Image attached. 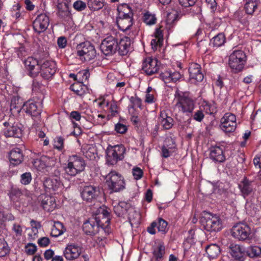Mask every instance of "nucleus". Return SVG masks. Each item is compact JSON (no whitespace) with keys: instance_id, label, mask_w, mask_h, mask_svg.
<instances>
[{"instance_id":"21","label":"nucleus","mask_w":261,"mask_h":261,"mask_svg":"<svg viewBox=\"0 0 261 261\" xmlns=\"http://www.w3.org/2000/svg\"><path fill=\"white\" fill-rule=\"evenodd\" d=\"M200 66L197 63H192L189 67L190 80L193 83L201 82L204 77L201 71Z\"/></svg>"},{"instance_id":"3","label":"nucleus","mask_w":261,"mask_h":261,"mask_svg":"<svg viewBox=\"0 0 261 261\" xmlns=\"http://www.w3.org/2000/svg\"><path fill=\"white\" fill-rule=\"evenodd\" d=\"M85 166V162L81 156L72 155L69 156L64 170L67 175L74 176L83 171Z\"/></svg>"},{"instance_id":"13","label":"nucleus","mask_w":261,"mask_h":261,"mask_svg":"<svg viewBox=\"0 0 261 261\" xmlns=\"http://www.w3.org/2000/svg\"><path fill=\"white\" fill-rule=\"evenodd\" d=\"M96 222L99 223V226L103 229L107 227L110 223V214L107 208L105 206H100L98 208L93 214Z\"/></svg>"},{"instance_id":"56","label":"nucleus","mask_w":261,"mask_h":261,"mask_svg":"<svg viewBox=\"0 0 261 261\" xmlns=\"http://www.w3.org/2000/svg\"><path fill=\"white\" fill-rule=\"evenodd\" d=\"M174 149H168V147H166V146H163L162 148V156L164 158H167L169 157L171 154L174 152Z\"/></svg>"},{"instance_id":"38","label":"nucleus","mask_w":261,"mask_h":261,"mask_svg":"<svg viewBox=\"0 0 261 261\" xmlns=\"http://www.w3.org/2000/svg\"><path fill=\"white\" fill-rule=\"evenodd\" d=\"M225 36L223 33H219L214 36L211 40V44L214 47H218L223 45L225 42Z\"/></svg>"},{"instance_id":"61","label":"nucleus","mask_w":261,"mask_h":261,"mask_svg":"<svg viewBox=\"0 0 261 261\" xmlns=\"http://www.w3.org/2000/svg\"><path fill=\"white\" fill-rule=\"evenodd\" d=\"M43 87L42 85L37 81L33 80L32 84V90L35 92H38Z\"/></svg>"},{"instance_id":"5","label":"nucleus","mask_w":261,"mask_h":261,"mask_svg":"<svg viewBox=\"0 0 261 261\" xmlns=\"http://www.w3.org/2000/svg\"><path fill=\"white\" fill-rule=\"evenodd\" d=\"M106 184L109 189L112 192H119L125 188L124 179L115 171H111L106 176Z\"/></svg>"},{"instance_id":"58","label":"nucleus","mask_w":261,"mask_h":261,"mask_svg":"<svg viewBox=\"0 0 261 261\" xmlns=\"http://www.w3.org/2000/svg\"><path fill=\"white\" fill-rule=\"evenodd\" d=\"M50 241L49 238L47 237H42L40 238L38 240V244L39 246L42 247H45L48 245L49 244Z\"/></svg>"},{"instance_id":"48","label":"nucleus","mask_w":261,"mask_h":261,"mask_svg":"<svg viewBox=\"0 0 261 261\" xmlns=\"http://www.w3.org/2000/svg\"><path fill=\"white\" fill-rule=\"evenodd\" d=\"M54 147L59 150L64 148V139L62 137H57L54 140Z\"/></svg>"},{"instance_id":"33","label":"nucleus","mask_w":261,"mask_h":261,"mask_svg":"<svg viewBox=\"0 0 261 261\" xmlns=\"http://www.w3.org/2000/svg\"><path fill=\"white\" fill-rule=\"evenodd\" d=\"M22 102L18 96H13L11 99L10 111L12 114H18L22 109Z\"/></svg>"},{"instance_id":"40","label":"nucleus","mask_w":261,"mask_h":261,"mask_svg":"<svg viewBox=\"0 0 261 261\" xmlns=\"http://www.w3.org/2000/svg\"><path fill=\"white\" fill-rule=\"evenodd\" d=\"M87 5L92 11H97L103 6V0H87Z\"/></svg>"},{"instance_id":"52","label":"nucleus","mask_w":261,"mask_h":261,"mask_svg":"<svg viewBox=\"0 0 261 261\" xmlns=\"http://www.w3.org/2000/svg\"><path fill=\"white\" fill-rule=\"evenodd\" d=\"M164 146H166V147H168V149H174V151H175L176 150V145L175 141L171 137L167 138L165 141V144Z\"/></svg>"},{"instance_id":"55","label":"nucleus","mask_w":261,"mask_h":261,"mask_svg":"<svg viewBox=\"0 0 261 261\" xmlns=\"http://www.w3.org/2000/svg\"><path fill=\"white\" fill-rule=\"evenodd\" d=\"M171 71H166L164 72H162L160 74V77L163 81H164L165 83H169L171 82Z\"/></svg>"},{"instance_id":"1","label":"nucleus","mask_w":261,"mask_h":261,"mask_svg":"<svg viewBox=\"0 0 261 261\" xmlns=\"http://www.w3.org/2000/svg\"><path fill=\"white\" fill-rule=\"evenodd\" d=\"M3 125L2 131L6 137L19 138L22 134L21 128L15 122L14 116H3L1 121Z\"/></svg>"},{"instance_id":"6","label":"nucleus","mask_w":261,"mask_h":261,"mask_svg":"<svg viewBox=\"0 0 261 261\" xmlns=\"http://www.w3.org/2000/svg\"><path fill=\"white\" fill-rule=\"evenodd\" d=\"M200 222L203 228L207 231H219L222 227L220 217L211 213H207L203 216L200 219Z\"/></svg>"},{"instance_id":"45","label":"nucleus","mask_w":261,"mask_h":261,"mask_svg":"<svg viewBox=\"0 0 261 261\" xmlns=\"http://www.w3.org/2000/svg\"><path fill=\"white\" fill-rule=\"evenodd\" d=\"M131 105L129 106V112H130L131 110H134L135 107L141 108V99L137 96H132L130 98Z\"/></svg>"},{"instance_id":"25","label":"nucleus","mask_w":261,"mask_h":261,"mask_svg":"<svg viewBox=\"0 0 261 261\" xmlns=\"http://www.w3.org/2000/svg\"><path fill=\"white\" fill-rule=\"evenodd\" d=\"M22 110L33 119L39 118L41 114V110L34 101H28L24 103L22 106Z\"/></svg>"},{"instance_id":"35","label":"nucleus","mask_w":261,"mask_h":261,"mask_svg":"<svg viewBox=\"0 0 261 261\" xmlns=\"http://www.w3.org/2000/svg\"><path fill=\"white\" fill-rule=\"evenodd\" d=\"M205 251L210 258H216L220 253V249L216 244H211L205 248Z\"/></svg>"},{"instance_id":"29","label":"nucleus","mask_w":261,"mask_h":261,"mask_svg":"<svg viewBox=\"0 0 261 261\" xmlns=\"http://www.w3.org/2000/svg\"><path fill=\"white\" fill-rule=\"evenodd\" d=\"M9 160L11 164L18 165L23 160V154L22 150L19 148H14L9 152Z\"/></svg>"},{"instance_id":"16","label":"nucleus","mask_w":261,"mask_h":261,"mask_svg":"<svg viewBox=\"0 0 261 261\" xmlns=\"http://www.w3.org/2000/svg\"><path fill=\"white\" fill-rule=\"evenodd\" d=\"M24 64L29 71V75L31 77H35L40 73L41 61L32 57H29L24 61Z\"/></svg>"},{"instance_id":"60","label":"nucleus","mask_w":261,"mask_h":261,"mask_svg":"<svg viewBox=\"0 0 261 261\" xmlns=\"http://www.w3.org/2000/svg\"><path fill=\"white\" fill-rule=\"evenodd\" d=\"M115 129L118 133L123 134L126 131L127 127L125 125L121 123H117L115 125Z\"/></svg>"},{"instance_id":"30","label":"nucleus","mask_w":261,"mask_h":261,"mask_svg":"<svg viewBox=\"0 0 261 261\" xmlns=\"http://www.w3.org/2000/svg\"><path fill=\"white\" fill-rule=\"evenodd\" d=\"M239 188L244 197L251 194L254 189L253 181L249 180L246 178L241 181L239 185Z\"/></svg>"},{"instance_id":"4","label":"nucleus","mask_w":261,"mask_h":261,"mask_svg":"<svg viewBox=\"0 0 261 261\" xmlns=\"http://www.w3.org/2000/svg\"><path fill=\"white\" fill-rule=\"evenodd\" d=\"M246 56L241 50H234L229 56L228 65L233 73H237L243 69L246 64Z\"/></svg>"},{"instance_id":"39","label":"nucleus","mask_w":261,"mask_h":261,"mask_svg":"<svg viewBox=\"0 0 261 261\" xmlns=\"http://www.w3.org/2000/svg\"><path fill=\"white\" fill-rule=\"evenodd\" d=\"M257 0H246L244 9L247 14H252L255 10L257 8Z\"/></svg>"},{"instance_id":"41","label":"nucleus","mask_w":261,"mask_h":261,"mask_svg":"<svg viewBox=\"0 0 261 261\" xmlns=\"http://www.w3.org/2000/svg\"><path fill=\"white\" fill-rule=\"evenodd\" d=\"M247 213L251 216L255 215L258 211V206L252 201H247L245 204Z\"/></svg>"},{"instance_id":"54","label":"nucleus","mask_w":261,"mask_h":261,"mask_svg":"<svg viewBox=\"0 0 261 261\" xmlns=\"http://www.w3.org/2000/svg\"><path fill=\"white\" fill-rule=\"evenodd\" d=\"M36 250L37 246L33 243H29L25 247V251L28 255L34 254Z\"/></svg>"},{"instance_id":"32","label":"nucleus","mask_w":261,"mask_h":261,"mask_svg":"<svg viewBox=\"0 0 261 261\" xmlns=\"http://www.w3.org/2000/svg\"><path fill=\"white\" fill-rule=\"evenodd\" d=\"M159 120L163 127L166 129H170L173 125V119L168 116L165 111L161 112Z\"/></svg>"},{"instance_id":"20","label":"nucleus","mask_w":261,"mask_h":261,"mask_svg":"<svg viewBox=\"0 0 261 261\" xmlns=\"http://www.w3.org/2000/svg\"><path fill=\"white\" fill-rule=\"evenodd\" d=\"M99 223L93 215L88 220L85 222L83 225V230L87 235L93 236L96 234L99 229Z\"/></svg>"},{"instance_id":"51","label":"nucleus","mask_w":261,"mask_h":261,"mask_svg":"<svg viewBox=\"0 0 261 261\" xmlns=\"http://www.w3.org/2000/svg\"><path fill=\"white\" fill-rule=\"evenodd\" d=\"M73 7L77 11H82L86 8V4L80 0L76 1L73 4Z\"/></svg>"},{"instance_id":"19","label":"nucleus","mask_w":261,"mask_h":261,"mask_svg":"<svg viewBox=\"0 0 261 261\" xmlns=\"http://www.w3.org/2000/svg\"><path fill=\"white\" fill-rule=\"evenodd\" d=\"M142 69L148 75L153 74L159 71V62L155 59L146 58L143 62Z\"/></svg>"},{"instance_id":"24","label":"nucleus","mask_w":261,"mask_h":261,"mask_svg":"<svg viewBox=\"0 0 261 261\" xmlns=\"http://www.w3.org/2000/svg\"><path fill=\"white\" fill-rule=\"evenodd\" d=\"M229 252L234 259L243 261L245 258L246 250L242 246L235 244H231L229 246Z\"/></svg>"},{"instance_id":"28","label":"nucleus","mask_w":261,"mask_h":261,"mask_svg":"<svg viewBox=\"0 0 261 261\" xmlns=\"http://www.w3.org/2000/svg\"><path fill=\"white\" fill-rule=\"evenodd\" d=\"M43 186L46 191H56L58 190L61 186L60 177L55 176L50 178H46L43 181Z\"/></svg>"},{"instance_id":"12","label":"nucleus","mask_w":261,"mask_h":261,"mask_svg":"<svg viewBox=\"0 0 261 261\" xmlns=\"http://www.w3.org/2000/svg\"><path fill=\"white\" fill-rule=\"evenodd\" d=\"M99 194V187L94 185L85 186L81 191V196L82 199L89 202L96 199Z\"/></svg>"},{"instance_id":"11","label":"nucleus","mask_w":261,"mask_h":261,"mask_svg":"<svg viewBox=\"0 0 261 261\" xmlns=\"http://www.w3.org/2000/svg\"><path fill=\"white\" fill-rule=\"evenodd\" d=\"M117 46V39L110 36L102 40L100 45V49L105 55L111 56L116 52Z\"/></svg>"},{"instance_id":"44","label":"nucleus","mask_w":261,"mask_h":261,"mask_svg":"<svg viewBox=\"0 0 261 261\" xmlns=\"http://www.w3.org/2000/svg\"><path fill=\"white\" fill-rule=\"evenodd\" d=\"M9 248L7 242L3 239L0 238V257L6 256L9 253Z\"/></svg>"},{"instance_id":"27","label":"nucleus","mask_w":261,"mask_h":261,"mask_svg":"<svg viewBox=\"0 0 261 261\" xmlns=\"http://www.w3.org/2000/svg\"><path fill=\"white\" fill-rule=\"evenodd\" d=\"M116 22L119 29L123 31L129 33L131 31L133 24V18L129 17L117 16Z\"/></svg>"},{"instance_id":"31","label":"nucleus","mask_w":261,"mask_h":261,"mask_svg":"<svg viewBox=\"0 0 261 261\" xmlns=\"http://www.w3.org/2000/svg\"><path fill=\"white\" fill-rule=\"evenodd\" d=\"M165 254V247L163 242H159L153 247V258L155 261H163Z\"/></svg>"},{"instance_id":"9","label":"nucleus","mask_w":261,"mask_h":261,"mask_svg":"<svg viewBox=\"0 0 261 261\" xmlns=\"http://www.w3.org/2000/svg\"><path fill=\"white\" fill-rule=\"evenodd\" d=\"M231 234L240 241H250L252 239L251 229L245 223H240L234 225L231 229Z\"/></svg>"},{"instance_id":"18","label":"nucleus","mask_w":261,"mask_h":261,"mask_svg":"<svg viewBox=\"0 0 261 261\" xmlns=\"http://www.w3.org/2000/svg\"><path fill=\"white\" fill-rule=\"evenodd\" d=\"M49 24V17L45 14H41L33 21V27L35 32L39 34L47 29Z\"/></svg>"},{"instance_id":"17","label":"nucleus","mask_w":261,"mask_h":261,"mask_svg":"<svg viewBox=\"0 0 261 261\" xmlns=\"http://www.w3.org/2000/svg\"><path fill=\"white\" fill-rule=\"evenodd\" d=\"M129 37H125L122 38L119 42H118L117 50L119 54L121 56H125L131 49V39H133L136 34L133 32H130L127 33Z\"/></svg>"},{"instance_id":"64","label":"nucleus","mask_w":261,"mask_h":261,"mask_svg":"<svg viewBox=\"0 0 261 261\" xmlns=\"http://www.w3.org/2000/svg\"><path fill=\"white\" fill-rule=\"evenodd\" d=\"M12 229L15 232L16 236H21L22 235V230L20 225L14 223Z\"/></svg>"},{"instance_id":"46","label":"nucleus","mask_w":261,"mask_h":261,"mask_svg":"<svg viewBox=\"0 0 261 261\" xmlns=\"http://www.w3.org/2000/svg\"><path fill=\"white\" fill-rule=\"evenodd\" d=\"M70 0H59L57 5L58 11L60 10H67L69 9L70 6Z\"/></svg>"},{"instance_id":"49","label":"nucleus","mask_w":261,"mask_h":261,"mask_svg":"<svg viewBox=\"0 0 261 261\" xmlns=\"http://www.w3.org/2000/svg\"><path fill=\"white\" fill-rule=\"evenodd\" d=\"M10 198L12 200H15V197L16 198L20 197L22 194V191L18 188H12L10 192Z\"/></svg>"},{"instance_id":"22","label":"nucleus","mask_w":261,"mask_h":261,"mask_svg":"<svg viewBox=\"0 0 261 261\" xmlns=\"http://www.w3.org/2000/svg\"><path fill=\"white\" fill-rule=\"evenodd\" d=\"M81 248L75 244L67 245L64 251V256L68 260H73L76 259L81 254Z\"/></svg>"},{"instance_id":"34","label":"nucleus","mask_w":261,"mask_h":261,"mask_svg":"<svg viewBox=\"0 0 261 261\" xmlns=\"http://www.w3.org/2000/svg\"><path fill=\"white\" fill-rule=\"evenodd\" d=\"M118 16L120 17H129L133 18V10L129 6L126 4H123L118 7Z\"/></svg>"},{"instance_id":"8","label":"nucleus","mask_w":261,"mask_h":261,"mask_svg":"<svg viewBox=\"0 0 261 261\" xmlns=\"http://www.w3.org/2000/svg\"><path fill=\"white\" fill-rule=\"evenodd\" d=\"M125 152V148L122 145L109 147L107 150V163L111 165L116 164L118 161L123 160Z\"/></svg>"},{"instance_id":"23","label":"nucleus","mask_w":261,"mask_h":261,"mask_svg":"<svg viewBox=\"0 0 261 261\" xmlns=\"http://www.w3.org/2000/svg\"><path fill=\"white\" fill-rule=\"evenodd\" d=\"M38 200L42 208L46 211H53L56 207L55 199L54 197L41 194L38 197Z\"/></svg>"},{"instance_id":"14","label":"nucleus","mask_w":261,"mask_h":261,"mask_svg":"<svg viewBox=\"0 0 261 261\" xmlns=\"http://www.w3.org/2000/svg\"><path fill=\"white\" fill-rule=\"evenodd\" d=\"M236 116L231 113H226L221 119L220 127L226 133L233 132L236 128Z\"/></svg>"},{"instance_id":"36","label":"nucleus","mask_w":261,"mask_h":261,"mask_svg":"<svg viewBox=\"0 0 261 261\" xmlns=\"http://www.w3.org/2000/svg\"><path fill=\"white\" fill-rule=\"evenodd\" d=\"M246 254L250 258L260 257L261 247L258 246H250L246 249Z\"/></svg>"},{"instance_id":"2","label":"nucleus","mask_w":261,"mask_h":261,"mask_svg":"<svg viewBox=\"0 0 261 261\" xmlns=\"http://www.w3.org/2000/svg\"><path fill=\"white\" fill-rule=\"evenodd\" d=\"M175 106L180 111L189 115L194 109V102L187 93L177 90L175 93Z\"/></svg>"},{"instance_id":"15","label":"nucleus","mask_w":261,"mask_h":261,"mask_svg":"<svg viewBox=\"0 0 261 261\" xmlns=\"http://www.w3.org/2000/svg\"><path fill=\"white\" fill-rule=\"evenodd\" d=\"M57 71L56 63L52 61H46L40 66L41 76L44 79L48 80L54 75Z\"/></svg>"},{"instance_id":"7","label":"nucleus","mask_w":261,"mask_h":261,"mask_svg":"<svg viewBox=\"0 0 261 261\" xmlns=\"http://www.w3.org/2000/svg\"><path fill=\"white\" fill-rule=\"evenodd\" d=\"M114 211L119 217H122L127 214L130 221H132L133 219L139 221L140 218L139 213L134 210L130 203L125 201H120L115 205Z\"/></svg>"},{"instance_id":"63","label":"nucleus","mask_w":261,"mask_h":261,"mask_svg":"<svg viewBox=\"0 0 261 261\" xmlns=\"http://www.w3.org/2000/svg\"><path fill=\"white\" fill-rule=\"evenodd\" d=\"M77 75L79 77H82V81L87 80L89 77L90 73L88 70H83L79 71L77 73Z\"/></svg>"},{"instance_id":"42","label":"nucleus","mask_w":261,"mask_h":261,"mask_svg":"<svg viewBox=\"0 0 261 261\" xmlns=\"http://www.w3.org/2000/svg\"><path fill=\"white\" fill-rule=\"evenodd\" d=\"M142 19L143 22L148 25L154 24L156 21L155 15L149 12H147L144 14Z\"/></svg>"},{"instance_id":"47","label":"nucleus","mask_w":261,"mask_h":261,"mask_svg":"<svg viewBox=\"0 0 261 261\" xmlns=\"http://www.w3.org/2000/svg\"><path fill=\"white\" fill-rule=\"evenodd\" d=\"M32 180V175L30 172H25L21 175L20 182L24 185L29 184Z\"/></svg>"},{"instance_id":"43","label":"nucleus","mask_w":261,"mask_h":261,"mask_svg":"<svg viewBox=\"0 0 261 261\" xmlns=\"http://www.w3.org/2000/svg\"><path fill=\"white\" fill-rule=\"evenodd\" d=\"M154 222L156 224V227H157L159 231L162 232L163 234H165L167 232L168 223L166 221L162 218H159L157 221Z\"/></svg>"},{"instance_id":"26","label":"nucleus","mask_w":261,"mask_h":261,"mask_svg":"<svg viewBox=\"0 0 261 261\" xmlns=\"http://www.w3.org/2000/svg\"><path fill=\"white\" fill-rule=\"evenodd\" d=\"M210 158L215 162L223 163L226 160L224 148L219 146L211 147Z\"/></svg>"},{"instance_id":"50","label":"nucleus","mask_w":261,"mask_h":261,"mask_svg":"<svg viewBox=\"0 0 261 261\" xmlns=\"http://www.w3.org/2000/svg\"><path fill=\"white\" fill-rule=\"evenodd\" d=\"M251 118L253 123L261 125V110H257L254 114L252 115Z\"/></svg>"},{"instance_id":"62","label":"nucleus","mask_w":261,"mask_h":261,"mask_svg":"<svg viewBox=\"0 0 261 261\" xmlns=\"http://www.w3.org/2000/svg\"><path fill=\"white\" fill-rule=\"evenodd\" d=\"M57 43L60 48H65L67 45L66 38L65 37H59L58 39Z\"/></svg>"},{"instance_id":"57","label":"nucleus","mask_w":261,"mask_h":261,"mask_svg":"<svg viewBox=\"0 0 261 261\" xmlns=\"http://www.w3.org/2000/svg\"><path fill=\"white\" fill-rule=\"evenodd\" d=\"M193 117L196 121L201 122L203 120L204 115L202 110H197L195 112Z\"/></svg>"},{"instance_id":"10","label":"nucleus","mask_w":261,"mask_h":261,"mask_svg":"<svg viewBox=\"0 0 261 261\" xmlns=\"http://www.w3.org/2000/svg\"><path fill=\"white\" fill-rule=\"evenodd\" d=\"M76 53L82 60L84 59L86 61L93 59L96 55L94 46L89 42L78 44L76 47Z\"/></svg>"},{"instance_id":"37","label":"nucleus","mask_w":261,"mask_h":261,"mask_svg":"<svg viewBox=\"0 0 261 261\" xmlns=\"http://www.w3.org/2000/svg\"><path fill=\"white\" fill-rule=\"evenodd\" d=\"M65 229L62 223L56 222L51 229L50 234L52 237H58L63 233Z\"/></svg>"},{"instance_id":"53","label":"nucleus","mask_w":261,"mask_h":261,"mask_svg":"<svg viewBox=\"0 0 261 261\" xmlns=\"http://www.w3.org/2000/svg\"><path fill=\"white\" fill-rule=\"evenodd\" d=\"M132 173L134 178L138 180L142 177L143 172L140 168L136 167L133 169Z\"/></svg>"},{"instance_id":"59","label":"nucleus","mask_w":261,"mask_h":261,"mask_svg":"<svg viewBox=\"0 0 261 261\" xmlns=\"http://www.w3.org/2000/svg\"><path fill=\"white\" fill-rule=\"evenodd\" d=\"M179 4L183 7H188L193 6L196 0H178Z\"/></svg>"}]
</instances>
